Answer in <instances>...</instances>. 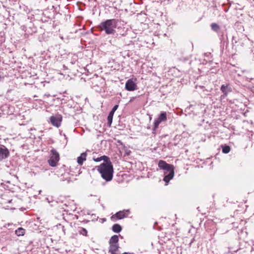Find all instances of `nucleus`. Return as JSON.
Instances as JSON below:
<instances>
[{
  "label": "nucleus",
  "mask_w": 254,
  "mask_h": 254,
  "mask_svg": "<svg viewBox=\"0 0 254 254\" xmlns=\"http://www.w3.org/2000/svg\"><path fill=\"white\" fill-rule=\"evenodd\" d=\"M97 170L101 174L102 178L106 182H110L113 179L114 168L110 160L103 162L97 166Z\"/></svg>",
  "instance_id": "f257e3e1"
},
{
  "label": "nucleus",
  "mask_w": 254,
  "mask_h": 254,
  "mask_svg": "<svg viewBox=\"0 0 254 254\" xmlns=\"http://www.w3.org/2000/svg\"><path fill=\"white\" fill-rule=\"evenodd\" d=\"M158 166L160 169L163 170L164 176L163 180L166 183V185H167L174 177L175 167L173 165L162 160L159 161Z\"/></svg>",
  "instance_id": "f03ea898"
},
{
  "label": "nucleus",
  "mask_w": 254,
  "mask_h": 254,
  "mask_svg": "<svg viewBox=\"0 0 254 254\" xmlns=\"http://www.w3.org/2000/svg\"><path fill=\"white\" fill-rule=\"evenodd\" d=\"M119 21V19L115 18L106 19L101 22L98 28L100 31H104L107 35L114 34Z\"/></svg>",
  "instance_id": "7ed1b4c3"
},
{
  "label": "nucleus",
  "mask_w": 254,
  "mask_h": 254,
  "mask_svg": "<svg viewBox=\"0 0 254 254\" xmlns=\"http://www.w3.org/2000/svg\"><path fill=\"white\" fill-rule=\"evenodd\" d=\"M59 160L60 155L59 153L56 149H52L51 151V157L48 160L49 165L52 167H55Z\"/></svg>",
  "instance_id": "20e7f679"
},
{
  "label": "nucleus",
  "mask_w": 254,
  "mask_h": 254,
  "mask_svg": "<svg viewBox=\"0 0 254 254\" xmlns=\"http://www.w3.org/2000/svg\"><path fill=\"white\" fill-rule=\"evenodd\" d=\"M217 35L219 37V40H220V44L221 45L223 46L226 44V45H228V37H227V32L226 29L225 27H223L218 33Z\"/></svg>",
  "instance_id": "39448f33"
},
{
  "label": "nucleus",
  "mask_w": 254,
  "mask_h": 254,
  "mask_svg": "<svg viewBox=\"0 0 254 254\" xmlns=\"http://www.w3.org/2000/svg\"><path fill=\"white\" fill-rule=\"evenodd\" d=\"M167 120V113L166 112L162 111L158 115V118L155 120L154 122V125L153 130H155L158 127L159 124L163 122L166 121Z\"/></svg>",
  "instance_id": "423d86ee"
},
{
  "label": "nucleus",
  "mask_w": 254,
  "mask_h": 254,
  "mask_svg": "<svg viewBox=\"0 0 254 254\" xmlns=\"http://www.w3.org/2000/svg\"><path fill=\"white\" fill-rule=\"evenodd\" d=\"M62 116L60 114L52 116L49 118V122L54 127H59L61 125Z\"/></svg>",
  "instance_id": "0eeeda50"
},
{
  "label": "nucleus",
  "mask_w": 254,
  "mask_h": 254,
  "mask_svg": "<svg viewBox=\"0 0 254 254\" xmlns=\"http://www.w3.org/2000/svg\"><path fill=\"white\" fill-rule=\"evenodd\" d=\"M128 210H124L116 212L114 215L111 217V219L113 221H116L117 219H122L127 217V215L126 212H128Z\"/></svg>",
  "instance_id": "6e6552de"
},
{
  "label": "nucleus",
  "mask_w": 254,
  "mask_h": 254,
  "mask_svg": "<svg viewBox=\"0 0 254 254\" xmlns=\"http://www.w3.org/2000/svg\"><path fill=\"white\" fill-rule=\"evenodd\" d=\"M220 90L223 93L222 98H225L228 94L232 91V88L229 83L222 84L220 87Z\"/></svg>",
  "instance_id": "1a4fd4ad"
},
{
  "label": "nucleus",
  "mask_w": 254,
  "mask_h": 254,
  "mask_svg": "<svg viewBox=\"0 0 254 254\" xmlns=\"http://www.w3.org/2000/svg\"><path fill=\"white\" fill-rule=\"evenodd\" d=\"M136 84L135 83V82L131 79H128L125 85L126 89L127 91H134L136 89Z\"/></svg>",
  "instance_id": "9d476101"
},
{
  "label": "nucleus",
  "mask_w": 254,
  "mask_h": 254,
  "mask_svg": "<svg viewBox=\"0 0 254 254\" xmlns=\"http://www.w3.org/2000/svg\"><path fill=\"white\" fill-rule=\"evenodd\" d=\"M9 152L5 146L0 147V161L8 157Z\"/></svg>",
  "instance_id": "9b49d317"
},
{
  "label": "nucleus",
  "mask_w": 254,
  "mask_h": 254,
  "mask_svg": "<svg viewBox=\"0 0 254 254\" xmlns=\"http://www.w3.org/2000/svg\"><path fill=\"white\" fill-rule=\"evenodd\" d=\"M109 245H110V247H109V252L111 254H117L116 253V252H117L119 250V244L115 245V244H109Z\"/></svg>",
  "instance_id": "f8f14e48"
},
{
  "label": "nucleus",
  "mask_w": 254,
  "mask_h": 254,
  "mask_svg": "<svg viewBox=\"0 0 254 254\" xmlns=\"http://www.w3.org/2000/svg\"><path fill=\"white\" fill-rule=\"evenodd\" d=\"M112 230L114 232L119 233L122 231V227L119 224H115L113 225Z\"/></svg>",
  "instance_id": "ddd939ff"
},
{
  "label": "nucleus",
  "mask_w": 254,
  "mask_h": 254,
  "mask_svg": "<svg viewBox=\"0 0 254 254\" xmlns=\"http://www.w3.org/2000/svg\"><path fill=\"white\" fill-rule=\"evenodd\" d=\"M119 236L115 235L111 237L109 240V244H119Z\"/></svg>",
  "instance_id": "4468645a"
},
{
  "label": "nucleus",
  "mask_w": 254,
  "mask_h": 254,
  "mask_svg": "<svg viewBox=\"0 0 254 254\" xmlns=\"http://www.w3.org/2000/svg\"><path fill=\"white\" fill-rule=\"evenodd\" d=\"M211 29L216 32L217 33L223 28L220 27L217 24L215 23H212L211 25Z\"/></svg>",
  "instance_id": "2eb2a0df"
},
{
  "label": "nucleus",
  "mask_w": 254,
  "mask_h": 254,
  "mask_svg": "<svg viewBox=\"0 0 254 254\" xmlns=\"http://www.w3.org/2000/svg\"><path fill=\"white\" fill-rule=\"evenodd\" d=\"M87 152H90V151L87 150L85 152L80 154V166L82 165L83 162L86 160Z\"/></svg>",
  "instance_id": "dca6fc26"
},
{
  "label": "nucleus",
  "mask_w": 254,
  "mask_h": 254,
  "mask_svg": "<svg viewBox=\"0 0 254 254\" xmlns=\"http://www.w3.org/2000/svg\"><path fill=\"white\" fill-rule=\"evenodd\" d=\"M93 159L95 162H100L101 160H104V162H106V161H108L109 160H110L109 158L105 155H103L97 158H94Z\"/></svg>",
  "instance_id": "f3484780"
},
{
  "label": "nucleus",
  "mask_w": 254,
  "mask_h": 254,
  "mask_svg": "<svg viewBox=\"0 0 254 254\" xmlns=\"http://www.w3.org/2000/svg\"><path fill=\"white\" fill-rule=\"evenodd\" d=\"M114 115V113H113L111 112H110V113L108 116L107 121H108V125L109 126H111V125L112 123Z\"/></svg>",
  "instance_id": "a211bd4d"
},
{
  "label": "nucleus",
  "mask_w": 254,
  "mask_h": 254,
  "mask_svg": "<svg viewBox=\"0 0 254 254\" xmlns=\"http://www.w3.org/2000/svg\"><path fill=\"white\" fill-rule=\"evenodd\" d=\"M15 234L18 236H23L25 234V230L22 228H19L15 231Z\"/></svg>",
  "instance_id": "6ab92c4d"
},
{
  "label": "nucleus",
  "mask_w": 254,
  "mask_h": 254,
  "mask_svg": "<svg viewBox=\"0 0 254 254\" xmlns=\"http://www.w3.org/2000/svg\"><path fill=\"white\" fill-rule=\"evenodd\" d=\"M231 148L229 145H225L222 146V151L223 153L227 154L230 151Z\"/></svg>",
  "instance_id": "aec40b11"
},
{
  "label": "nucleus",
  "mask_w": 254,
  "mask_h": 254,
  "mask_svg": "<svg viewBox=\"0 0 254 254\" xmlns=\"http://www.w3.org/2000/svg\"><path fill=\"white\" fill-rule=\"evenodd\" d=\"M80 213H82V215H85L86 214L90 215L91 214V211L89 210L83 208L80 210Z\"/></svg>",
  "instance_id": "412c9836"
},
{
  "label": "nucleus",
  "mask_w": 254,
  "mask_h": 254,
  "mask_svg": "<svg viewBox=\"0 0 254 254\" xmlns=\"http://www.w3.org/2000/svg\"><path fill=\"white\" fill-rule=\"evenodd\" d=\"M87 233L88 232L86 229L84 228H80V234L87 236Z\"/></svg>",
  "instance_id": "4be33fe9"
},
{
  "label": "nucleus",
  "mask_w": 254,
  "mask_h": 254,
  "mask_svg": "<svg viewBox=\"0 0 254 254\" xmlns=\"http://www.w3.org/2000/svg\"><path fill=\"white\" fill-rule=\"evenodd\" d=\"M119 108V105H115L113 108L112 109L111 111L110 112H112L113 113H115L116 111Z\"/></svg>",
  "instance_id": "5701e85b"
},
{
  "label": "nucleus",
  "mask_w": 254,
  "mask_h": 254,
  "mask_svg": "<svg viewBox=\"0 0 254 254\" xmlns=\"http://www.w3.org/2000/svg\"><path fill=\"white\" fill-rule=\"evenodd\" d=\"M86 69L84 67L83 68H80V73H82V74L85 73Z\"/></svg>",
  "instance_id": "b1692460"
},
{
  "label": "nucleus",
  "mask_w": 254,
  "mask_h": 254,
  "mask_svg": "<svg viewBox=\"0 0 254 254\" xmlns=\"http://www.w3.org/2000/svg\"><path fill=\"white\" fill-rule=\"evenodd\" d=\"M131 151L130 150H127L126 151L125 154L127 155H129Z\"/></svg>",
  "instance_id": "393cba45"
},
{
  "label": "nucleus",
  "mask_w": 254,
  "mask_h": 254,
  "mask_svg": "<svg viewBox=\"0 0 254 254\" xmlns=\"http://www.w3.org/2000/svg\"><path fill=\"white\" fill-rule=\"evenodd\" d=\"M89 221V220H83L82 221H80V222H83V223H87Z\"/></svg>",
  "instance_id": "a878e982"
},
{
  "label": "nucleus",
  "mask_w": 254,
  "mask_h": 254,
  "mask_svg": "<svg viewBox=\"0 0 254 254\" xmlns=\"http://www.w3.org/2000/svg\"><path fill=\"white\" fill-rule=\"evenodd\" d=\"M79 161H80V160H79V156L77 157V162L78 164H79Z\"/></svg>",
  "instance_id": "bb28decb"
},
{
  "label": "nucleus",
  "mask_w": 254,
  "mask_h": 254,
  "mask_svg": "<svg viewBox=\"0 0 254 254\" xmlns=\"http://www.w3.org/2000/svg\"><path fill=\"white\" fill-rule=\"evenodd\" d=\"M91 216H92V217H93V219H97V218H95L96 216H95V214H92L91 215Z\"/></svg>",
  "instance_id": "cd10ccee"
},
{
  "label": "nucleus",
  "mask_w": 254,
  "mask_h": 254,
  "mask_svg": "<svg viewBox=\"0 0 254 254\" xmlns=\"http://www.w3.org/2000/svg\"><path fill=\"white\" fill-rule=\"evenodd\" d=\"M52 204H51V206H55V203H57V202H52Z\"/></svg>",
  "instance_id": "c85d7f7f"
},
{
  "label": "nucleus",
  "mask_w": 254,
  "mask_h": 254,
  "mask_svg": "<svg viewBox=\"0 0 254 254\" xmlns=\"http://www.w3.org/2000/svg\"><path fill=\"white\" fill-rule=\"evenodd\" d=\"M122 254H134L133 253H127V252H125Z\"/></svg>",
  "instance_id": "c756f323"
},
{
  "label": "nucleus",
  "mask_w": 254,
  "mask_h": 254,
  "mask_svg": "<svg viewBox=\"0 0 254 254\" xmlns=\"http://www.w3.org/2000/svg\"><path fill=\"white\" fill-rule=\"evenodd\" d=\"M126 35H127L126 32H125V33H123V34H121V35H122V36H126Z\"/></svg>",
  "instance_id": "7c9ffc66"
},
{
  "label": "nucleus",
  "mask_w": 254,
  "mask_h": 254,
  "mask_svg": "<svg viewBox=\"0 0 254 254\" xmlns=\"http://www.w3.org/2000/svg\"><path fill=\"white\" fill-rule=\"evenodd\" d=\"M252 92L254 94V87H253L251 89Z\"/></svg>",
  "instance_id": "2f4dec72"
},
{
  "label": "nucleus",
  "mask_w": 254,
  "mask_h": 254,
  "mask_svg": "<svg viewBox=\"0 0 254 254\" xmlns=\"http://www.w3.org/2000/svg\"><path fill=\"white\" fill-rule=\"evenodd\" d=\"M102 220L103 221V222H105L106 221V219L104 218L102 219Z\"/></svg>",
  "instance_id": "473e14b6"
},
{
  "label": "nucleus",
  "mask_w": 254,
  "mask_h": 254,
  "mask_svg": "<svg viewBox=\"0 0 254 254\" xmlns=\"http://www.w3.org/2000/svg\"><path fill=\"white\" fill-rule=\"evenodd\" d=\"M85 101H87V100H88L87 98H85Z\"/></svg>",
  "instance_id": "72a5a7b5"
},
{
  "label": "nucleus",
  "mask_w": 254,
  "mask_h": 254,
  "mask_svg": "<svg viewBox=\"0 0 254 254\" xmlns=\"http://www.w3.org/2000/svg\"><path fill=\"white\" fill-rule=\"evenodd\" d=\"M234 38H235V37L233 36V38H232V41H233L234 40Z\"/></svg>",
  "instance_id": "f704fd0d"
},
{
  "label": "nucleus",
  "mask_w": 254,
  "mask_h": 254,
  "mask_svg": "<svg viewBox=\"0 0 254 254\" xmlns=\"http://www.w3.org/2000/svg\"><path fill=\"white\" fill-rule=\"evenodd\" d=\"M215 232H216V231H214L213 234H215Z\"/></svg>",
  "instance_id": "c9c22d12"
},
{
  "label": "nucleus",
  "mask_w": 254,
  "mask_h": 254,
  "mask_svg": "<svg viewBox=\"0 0 254 254\" xmlns=\"http://www.w3.org/2000/svg\"><path fill=\"white\" fill-rule=\"evenodd\" d=\"M215 232H216V231H214L213 234H215Z\"/></svg>",
  "instance_id": "e433bc0d"
},
{
  "label": "nucleus",
  "mask_w": 254,
  "mask_h": 254,
  "mask_svg": "<svg viewBox=\"0 0 254 254\" xmlns=\"http://www.w3.org/2000/svg\"><path fill=\"white\" fill-rule=\"evenodd\" d=\"M215 232H216V231H214L213 234H215Z\"/></svg>",
  "instance_id": "4c0bfd02"
},
{
  "label": "nucleus",
  "mask_w": 254,
  "mask_h": 254,
  "mask_svg": "<svg viewBox=\"0 0 254 254\" xmlns=\"http://www.w3.org/2000/svg\"><path fill=\"white\" fill-rule=\"evenodd\" d=\"M201 88L202 89L203 88H204L203 86H201Z\"/></svg>",
  "instance_id": "58836bf2"
},
{
  "label": "nucleus",
  "mask_w": 254,
  "mask_h": 254,
  "mask_svg": "<svg viewBox=\"0 0 254 254\" xmlns=\"http://www.w3.org/2000/svg\"><path fill=\"white\" fill-rule=\"evenodd\" d=\"M80 20H81V18H82L81 17V16H80Z\"/></svg>",
  "instance_id": "ea45409f"
}]
</instances>
